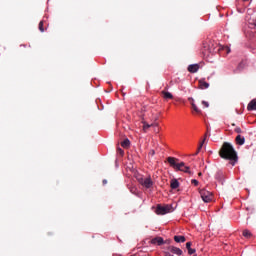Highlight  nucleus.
Masks as SVG:
<instances>
[{
	"label": "nucleus",
	"instance_id": "nucleus-1",
	"mask_svg": "<svg viewBox=\"0 0 256 256\" xmlns=\"http://www.w3.org/2000/svg\"><path fill=\"white\" fill-rule=\"evenodd\" d=\"M219 156L221 159L230 161L229 164L232 165V167H235V163H237L239 159L237 156V151H235V148H233V145H231L229 142H224L222 144V147L219 150Z\"/></svg>",
	"mask_w": 256,
	"mask_h": 256
},
{
	"label": "nucleus",
	"instance_id": "nucleus-2",
	"mask_svg": "<svg viewBox=\"0 0 256 256\" xmlns=\"http://www.w3.org/2000/svg\"><path fill=\"white\" fill-rule=\"evenodd\" d=\"M173 206L169 204L161 205L158 204L155 210L156 215H167V213H172Z\"/></svg>",
	"mask_w": 256,
	"mask_h": 256
},
{
	"label": "nucleus",
	"instance_id": "nucleus-3",
	"mask_svg": "<svg viewBox=\"0 0 256 256\" xmlns=\"http://www.w3.org/2000/svg\"><path fill=\"white\" fill-rule=\"evenodd\" d=\"M200 197L204 203H211L213 201V193L205 189L200 190Z\"/></svg>",
	"mask_w": 256,
	"mask_h": 256
},
{
	"label": "nucleus",
	"instance_id": "nucleus-4",
	"mask_svg": "<svg viewBox=\"0 0 256 256\" xmlns=\"http://www.w3.org/2000/svg\"><path fill=\"white\" fill-rule=\"evenodd\" d=\"M167 162L169 163L170 167H173L177 171V169L179 168V159L175 157H168Z\"/></svg>",
	"mask_w": 256,
	"mask_h": 256
},
{
	"label": "nucleus",
	"instance_id": "nucleus-5",
	"mask_svg": "<svg viewBox=\"0 0 256 256\" xmlns=\"http://www.w3.org/2000/svg\"><path fill=\"white\" fill-rule=\"evenodd\" d=\"M176 171H183V173H189V175H191V170L189 166L185 165V162L178 163V168Z\"/></svg>",
	"mask_w": 256,
	"mask_h": 256
},
{
	"label": "nucleus",
	"instance_id": "nucleus-6",
	"mask_svg": "<svg viewBox=\"0 0 256 256\" xmlns=\"http://www.w3.org/2000/svg\"><path fill=\"white\" fill-rule=\"evenodd\" d=\"M151 245H164L165 244V240H163L162 237H155L153 239L150 240Z\"/></svg>",
	"mask_w": 256,
	"mask_h": 256
},
{
	"label": "nucleus",
	"instance_id": "nucleus-7",
	"mask_svg": "<svg viewBox=\"0 0 256 256\" xmlns=\"http://www.w3.org/2000/svg\"><path fill=\"white\" fill-rule=\"evenodd\" d=\"M214 51H215V48H213L211 44L204 45V50H203L204 55L210 56L211 53H213Z\"/></svg>",
	"mask_w": 256,
	"mask_h": 256
},
{
	"label": "nucleus",
	"instance_id": "nucleus-8",
	"mask_svg": "<svg viewBox=\"0 0 256 256\" xmlns=\"http://www.w3.org/2000/svg\"><path fill=\"white\" fill-rule=\"evenodd\" d=\"M142 187H145L146 189H151V187H153V180H151V177L144 179Z\"/></svg>",
	"mask_w": 256,
	"mask_h": 256
},
{
	"label": "nucleus",
	"instance_id": "nucleus-9",
	"mask_svg": "<svg viewBox=\"0 0 256 256\" xmlns=\"http://www.w3.org/2000/svg\"><path fill=\"white\" fill-rule=\"evenodd\" d=\"M168 251H170V253H173L174 255H183V250L175 246L168 247Z\"/></svg>",
	"mask_w": 256,
	"mask_h": 256
},
{
	"label": "nucleus",
	"instance_id": "nucleus-10",
	"mask_svg": "<svg viewBox=\"0 0 256 256\" xmlns=\"http://www.w3.org/2000/svg\"><path fill=\"white\" fill-rule=\"evenodd\" d=\"M189 73H197L199 71V64H191L188 66Z\"/></svg>",
	"mask_w": 256,
	"mask_h": 256
},
{
	"label": "nucleus",
	"instance_id": "nucleus-11",
	"mask_svg": "<svg viewBox=\"0 0 256 256\" xmlns=\"http://www.w3.org/2000/svg\"><path fill=\"white\" fill-rule=\"evenodd\" d=\"M247 109L248 111H256V99H253L249 102Z\"/></svg>",
	"mask_w": 256,
	"mask_h": 256
},
{
	"label": "nucleus",
	"instance_id": "nucleus-12",
	"mask_svg": "<svg viewBox=\"0 0 256 256\" xmlns=\"http://www.w3.org/2000/svg\"><path fill=\"white\" fill-rule=\"evenodd\" d=\"M199 88L200 89H209V83H207L204 79L199 80Z\"/></svg>",
	"mask_w": 256,
	"mask_h": 256
},
{
	"label": "nucleus",
	"instance_id": "nucleus-13",
	"mask_svg": "<svg viewBox=\"0 0 256 256\" xmlns=\"http://www.w3.org/2000/svg\"><path fill=\"white\" fill-rule=\"evenodd\" d=\"M237 145H245V137L238 135L235 139Z\"/></svg>",
	"mask_w": 256,
	"mask_h": 256
},
{
	"label": "nucleus",
	"instance_id": "nucleus-14",
	"mask_svg": "<svg viewBox=\"0 0 256 256\" xmlns=\"http://www.w3.org/2000/svg\"><path fill=\"white\" fill-rule=\"evenodd\" d=\"M174 241L176 243H185L187 239L185 238V236H174Z\"/></svg>",
	"mask_w": 256,
	"mask_h": 256
},
{
	"label": "nucleus",
	"instance_id": "nucleus-15",
	"mask_svg": "<svg viewBox=\"0 0 256 256\" xmlns=\"http://www.w3.org/2000/svg\"><path fill=\"white\" fill-rule=\"evenodd\" d=\"M171 189H178L179 187V181L177 179H172L170 183Z\"/></svg>",
	"mask_w": 256,
	"mask_h": 256
},
{
	"label": "nucleus",
	"instance_id": "nucleus-16",
	"mask_svg": "<svg viewBox=\"0 0 256 256\" xmlns=\"http://www.w3.org/2000/svg\"><path fill=\"white\" fill-rule=\"evenodd\" d=\"M191 245V242L186 243V249L188 250L189 255H193L195 253V249L191 248Z\"/></svg>",
	"mask_w": 256,
	"mask_h": 256
},
{
	"label": "nucleus",
	"instance_id": "nucleus-17",
	"mask_svg": "<svg viewBox=\"0 0 256 256\" xmlns=\"http://www.w3.org/2000/svg\"><path fill=\"white\" fill-rule=\"evenodd\" d=\"M242 235H243V237H245L246 239H251V237H253V234L251 233V231H249V230H247V229L242 232Z\"/></svg>",
	"mask_w": 256,
	"mask_h": 256
},
{
	"label": "nucleus",
	"instance_id": "nucleus-18",
	"mask_svg": "<svg viewBox=\"0 0 256 256\" xmlns=\"http://www.w3.org/2000/svg\"><path fill=\"white\" fill-rule=\"evenodd\" d=\"M162 93V95H163V97H164V99H173V94H171L170 92H167V91H162L161 92Z\"/></svg>",
	"mask_w": 256,
	"mask_h": 256
},
{
	"label": "nucleus",
	"instance_id": "nucleus-19",
	"mask_svg": "<svg viewBox=\"0 0 256 256\" xmlns=\"http://www.w3.org/2000/svg\"><path fill=\"white\" fill-rule=\"evenodd\" d=\"M143 123V130L147 131L150 127H157L158 124H149L147 122H142Z\"/></svg>",
	"mask_w": 256,
	"mask_h": 256
},
{
	"label": "nucleus",
	"instance_id": "nucleus-20",
	"mask_svg": "<svg viewBox=\"0 0 256 256\" xmlns=\"http://www.w3.org/2000/svg\"><path fill=\"white\" fill-rule=\"evenodd\" d=\"M207 139V134L204 135V139L203 141L200 143L197 152L194 155H199V151H201V149H203V145L205 143V140Z\"/></svg>",
	"mask_w": 256,
	"mask_h": 256
},
{
	"label": "nucleus",
	"instance_id": "nucleus-21",
	"mask_svg": "<svg viewBox=\"0 0 256 256\" xmlns=\"http://www.w3.org/2000/svg\"><path fill=\"white\" fill-rule=\"evenodd\" d=\"M191 105H192L193 111H195V113H197L198 115H201V109H199V107H197L195 102H192Z\"/></svg>",
	"mask_w": 256,
	"mask_h": 256
},
{
	"label": "nucleus",
	"instance_id": "nucleus-22",
	"mask_svg": "<svg viewBox=\"0 0 256 256\" xmlns=\"http://www.w3.org/2000/svg\"><path fill=\"white\" fill-rule=\"evenodd\" d=\"M130 145H131V142L129 141V139H125V140L121 143V146H122L124 149L129 148Z\"/></svg>",
	"mask_w": 256,
	"mask_h": 256
},
{
	"label": "nucleus",
	"instance_id": "nucleus-23",
	"mask_svg": "<svg viewBox=\"0 0 256 256\" xmlns=\"http://www.w3.org/2000/svg\"><path fill=\"white\" fill-rule=\"evenodd\" d=\"M43 25H44L43 21H40L38 25V29L39 31H41V33H45V28L43 27Z\"/></svg>",
	"mask_w": 256,
	"mask_h": 256
},
{
	"label": "nucleus",
	"instance_id": "nucleus-24",
	"mask_svg": "<svg viewBox=\"0 0 256 256\" xmlns=\"http://www.w3.org/2000/svg\"><path fill=\"white\" fill-rule=\"evenodd\" d=\"M137 180H138V183H140V185H143V182L145 181V178L140 176V177L137 178Z\"/></svg>",
	"mask_w": 256,
	"mask_h": 256
},
{
	"label": "nucleus",
	"instance_id": "nucleus-25",
	"mask_svg": "<svg viewBox=\"0 0 256 256\" xmlns=\"http://www.w3.org/2000/svg\"><path fill=\"white\" fill-rule=\"evenodd\" d=\"M234 131H235V133H238V134L243 133V130H241L240 127H236V128L234 129Z\"/></svg>",
	"mask_w": 256,
	"mask_h": 256
},
{
	"label": "nucleus",
	"instance_id": "nucleus-26",
	"mask_svg": "<svg viewBox=\"0 0 256 256\" xmlns=\"http://www.w3.org/2000/svg\"><path fill=\"white\" fill-rule=\"evenodd\" d=\"M192 185H195V187H197V185H199V181L192 179L191 180Z\"/></svg>",
	"mask_w": 256,
	"mask_h": 256
},
{
	"label": "nucleus",
	"instance_id": "nucleus-27",
	"mask_svg": "<svg viewBox=\"0 0 256 256\" xmlns=\"http://www.w3.org/2000/svg\"><path fill=\"white\" fill-rule=\"evenodd\" d=\"M202 105H204V107H209V102H207V101H202Z\"/></svg>",
	"mask_w": 256,
	"mask_h": 256
},
{
	"label": "nucleus",
	"instance_id": "nucleus-28",
	"mask_svg": "<svg viewBox=\"0 0 256 256\" xmlns=\"http://www.w3.org/2000/svg\"><path fill=\"white\" fill-rule=\"evenodd\" d=\"M117 151H118V153H119L120 155H123V154L125 153V152L123 151V149H121V148H118Z\"/></svg>",
	"mask_w": 256,
	"mask_h": 256
},
{
	"label": "nucleus",
	"instance_id": "nucleus-29",
	"mask_svg": "<svg viewBox=\"0 0 256 256\" xmlns=\"http://www.w3.org/2000/svg\"><path fill=\"white\" fill-rule=\"evenodd\" d=\"M188 101H190V103H194V99L193 98H188Z\"/></svg>",
	"mask_w": 256,
	"mask_h": 256
},
{
	"label": "nucleus",
	"instance_id": "nucleus-30",
	"mask_svg": "<svg viewBox=\"0 0 256 256\" xmlns=\"http://www.w3.org/2000/svg\"><path fill=\"white\" fill-rule=\"evenodd\" d=\"M102 183H103V185H107V180L104 179V180L102 181Z\"/></svg>",
	"mask_w": 256,
	"mask_h": 256
},
{
	"label": "nucleus",
	"instance_id": "nucleus-31",
	"mask_svg": "<svg viewBox=\"0 0 256 256\" xmlns=\"http://www.w3.org/2000/svg\"><path fill=\"white\" fill-rule=\"evenodd\" d=\"M230 52H231V50L229 48H227V53H230Z\"/></svg>",
	"mask_w": 256,
	"mask_h": 256
},
{
	"label": "nucleus",
	"instance_id": "nucleus-32",
	"mask_svg": "<svg viewBox=\"0 0 256 256\" xmlns=\"http://www.w3.org/2000/svg\"><path fill=\"white\" fill-rule=\"evenodd\" d=\"M198 175H199V177H201V175H203V173L199 172Z\"/></svg>",
	"mask_w": 256,
	"mask_h": 256
},
{
	"label": "nucleus",
	"instance_id": "nucleus-33",
	"mask_svg": "<svg viewBox=\"0 0 256 256\" xmlns=\"http://www.w3.org/2000/svg\"><path fill=\"white\" fill-rule=\"evenodd\" d=\"M241 65H242V64L240 63L239 66H238V69H240Z\"/></svg>",
	"mask_w": 256,
	"mask_h": 256
},
{
	"label": "nucleus",
	"instance_id": "nucleus-34",
	"mask_svg": "<svg viewBox=\"0 0 256 256\" xmlns=\"http://www.w3.org/2000/svg\"><path fill=\"white\" fill-rule=\"evenodd\" d=\"M243 1H249V0H243Z\"/></svg>",
	"mask_w": 256,
	"mask_h": 256
}]
</instances>
